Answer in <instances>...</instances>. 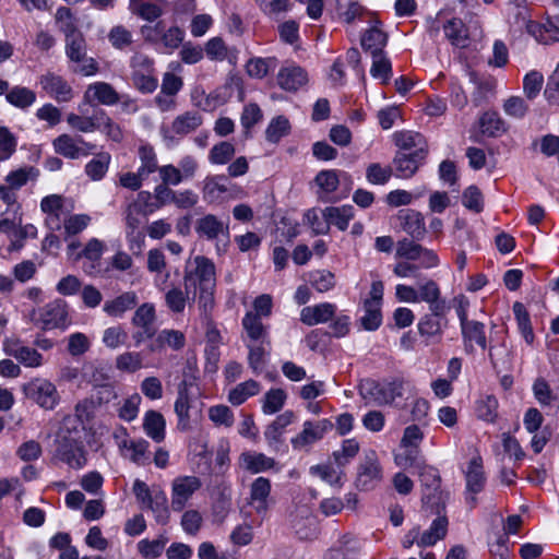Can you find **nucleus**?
I'll use <instances>...</instances> for the list:
<instances>
[{
	"label": "nucleus",
	"mask_w": 559,
	"mask_h": 559,
	"mask_svg": "<svg viewBox=\"0 0 559 559\" xmlns=\"http://www.w3.org/2000/svg\"><path fill=\"white\" fill-rule=\"evenodd\" d=\"M405 384L404 378L395 377L377 381L364 379L358 385L360 396L367 402H373L378 406L393 405L396 399L403 397Z\"/></svg>",
	"instance_id": "nucleus-1"
},
{
	"label": "nucleus",
	"mask_w": 559,
	"mask_h": 559,
	"mask_svg": "<svg viewBox=\"0 0 559 559\" xmlns=\"http://www.w3.org/2000/svg\"><path fill=\"white\" fill-rule=\"evenodd\" d=\"M194 229L200 239L215 242L217 254L226 253L230 242L228 223H224L214 214H206L197 221Z\"/></svg>",
	"instance_id": "nucleus-2"
},
{
	"label": "nucleus",
	"mask_w": 559,
	"mask_h": 559,
	"mask_svg": "<svg viewBox=\"0 0 559 559\" xmlns=\"http://www.w3.org/2000/svg\"><path fill=\"white\" fill-rule=\"evenodd\" d=\"M80 248V242L73 241L68 246V252L76 261L84 260L86 275L97 276L103 271L100 259L106 250V243L98 238H91L81 250Z\"/></svg>",
	"instance_id": "nucleus-3"
},
{
	"label": "nucleus",
	"mask_w": 559,
	"mask_h": 559,
	"mask_svg": "<svg viewBox=\"0 0 559 559\" xmlns=\"http://www.w3.org/2000/svg\"><path fill=\"white\" fill-rule=\"evenodd\" d=\"M189 373L185 370L183 380L178 384V395L175 402V413L178 417L177 428L180 431H188L191 429L190 425V409H191V393L190 390L197 382V370L192 368L191 364H187Z\"/></svg>",
	"instance_id": "nucleus-4"
},
{
	"label": "nucleus",
	"mask_w": 559,
	"mask_h": 559,
	"mask_svg": "<svg viewBox=\"0 0 559 559\" xmlns=\"http://www.w3.org/2000/svg\"><path fill=\"white\" fill-rule=\"evenodd\" d=\"M55 457L74 469L84 467L87 462L83 441L74 437L71 431L62 435L57 440Z\"/></svg>",
	"instance_id": "nucleus-5"
},
{
	"label": "nucleus",
	"mask_w": 559,
	"mask_h": 559,
	"mask_svg": "<svg viewBox=\"0 0 559 559\" xmlns=\"http://www.w3.org/2000/svg\"><path fill=\"white\" fill-rule=\"evenodd\" d=\"M383 290V282H372L368 297L362 299L365 314L360 318L359 323L365 331H376L382 324Z\"/></svg>",
	"instance_id": "nucleus-6"
},
{
	"label": "nucleus",
	"mask_w": 559,
	"mask_h": 559,
	"mask_svg": "<svg viewBox=\"0 0 559 559\" xmlns=\"http://www.w3.org/2000/svg\"><path fill=\"white\" fill-rule=\"evenodd\" d=\"M52 147L56 154L64 158L79 159L93 154L97 145L85 141L82 135L62 133L53 139Z\"/></svg>",
	"instance_id": "nucleus-7"
},
{
	"label": "nucleus",
	"mask_w": 559,
	"mask_h": 559,
	"mask_svg": "<svg viewBox=\"0 0 559 559\" xmlns=\"http://www.w3.org/2000/svg\"><path fill=\"white\" fill-rule=\"evenodd\" d=\"M25 396L39 407L51 411L60 402V395L53 383L45 379H33L23 385Z\"/></svg>",
	"instance_id": "nucleus-8"
},
{
	"label": "nucleus",
	"mask_w": 559,
	"mask_h": 559,
	"mask_svg": "<svg viewBox=\"0 0 559 559\" xmlns=\"http://www.w3.org/2000/svg\"><path fill=\"white\" fill-rule=\"evenodd\" d=\"M162 31V22H158L154 26H142V34L147 41L162 46L163 52L171 53L183 43L185 31L178 26H170L163 33Z\"/></svg>",
	"instance_id": "nucleus-9"
},
{
	"label": "nucleus",
	"mask_w": 559,
	"mask_h": 559,
	"mask_svg": "<svg viewBox=\"0 0 559 559\" xmlns=\"http://www.w3.org/2000/svg\"><path fill=\"white\" fill-rule=\"evenodd\" d=\"M155 321L156 311L153 304L144 302L136 308L131 319L132 325L138 328V331L132 334L135 346H140L143 342L156 335Z\"/></svg>",
	"instance_id": "nucleus-10"
},
{
	"label": "nucleus",
	"mask_w": 559,
	"mask_h": 559,
	"mask_svg": "<svg viewBox=\"0 0 559 559\" xmlns=\"http://www.w3.org/2000/svg\"><path fill=\"white\" fill-rule=\"evenodd\" d=\"M382 479V469L374 450L365 452L357 467L355 485L359 490H370Z\"/></svg>",
	"instance_id": "nucleus-11"
},
{
	"label": "nucleus",
	"mask_w": 559,
	"mask_h": 559,
	"mask_svg": "<svg viewBox=\"0 0 559 559\" xmlns=\"http://www.w3.org/2000/svg\"><path fill=\"white\" fill-rule=\"evenodd\" d=\"M67 302L56 299L41 308L38 313H33V321L44 330L64 328L68 318Z\"/></svg>",
	"instance_id": "nucleus-12"
},
{
	"label": "nucleus",
	"mask_w": 559,
	"mask_h": 559,
	"mask_svg": "<svg viewBox=\"0 0 559 559\" xmlns=\"http://www.w3.org/2000/svg\"><path fill=\"white\" fill-rule=\"evenodd\" d=\"M426 157V147H419L412 153L397 152L392 162L394 176L401 179L412 178L424 164Z\"/></svg>",
	"instance_id": "nucleus-13"
},
{
	"label": "nucleus",
	"mask_w": 559,
	"mask_h": 559,
	"mask_svg": "<svg viewBox=\"0 0 559 559\" xmlns=\"http://www.w3.org/2000/svg\"><path fill=\"white\" fill-rule=\"evenodd\" d=\"M333 426V423L326 418L318 421H305L301 432L292 439L293 448L302 449L321 440L326 432L332 430Z\"/></svg>",
	"instance_id": "nucleus-14"
},
{
	"label": "nucleus",
	"mask_w": 559,
	"mask_h": 559,
	"mask_svg": "<svg viewBox=\"0 0 559 559\" xmlns=\"http://www.w3.org/2000/svg\"><path fill=\"white\" fill-rule=\"evenodd\" d=\"M203 123V116L197 110H188L178 115L168 130L164 131V139L174 140L175 136H185L194 132Z\"/></svg>",
	"instance_id": "nucleus-15"
},
{
	"label": "nucleus",
	"mask_w": 559,
	"mask_h": 559,
	"mask_svg": "<svg viewBox=\"0 0 559 559\" xmlns=\"http://www.w3.org/2000/svg\"><path fill=\"white\" fill-rule=\"evenodd\" d=\"M202 486L201 480L195 476L178 477L173 483L171 508L174 511H181L192 495Z\"/></svg>",
	"instance_id": "nucleus-16"
},
{
	"label": "nucleus",
	"mask_w": 559,
	"mask_h": 559,
	"mask_svg": "<svg viewBox=\"0 0 559 559\" xmlns=\"http://www.w3.org/2000/svg\"><path fill=\"white\" fill-rule=\"evenodd\" d=\"M41 88L58 103H68L73 98V88L66 79L53 72L39 78Z\"/></svg>",
	"instance_id": "nucleus-17"
},
{
	"label": "nucleus",
	"mask_w": 559,
	"mask_h": 559,
	"mask_svg": "<svg viewBox=\"0 0 559 559\" xmlns=\"http://www.w3.org/2000/svg\"><path fill=\"white\" fill-rule=\"evenodd\" d=\"M170 5L168 0H129L128 9L138 17L154 22L164 14L165 8Z\"/></svg>",
	"instance_id": "nucleus-18"
},
{
	"label": "nucleus",
	"mask_w": 559,
	"mask_h": 559,
	"mask_svg": "<svg viewBox=\"0 0 559 559\" xmlns=\"http://www.w3.org/2000/svg\"><path fill=\"white\" fill-rule=\"evenodd\" d=\"M401 228L414 240H421L426 235V225L420 212L406 209L397 214Z\"/></svg>",
	"instance_id": "nucleus-19"
},
{
	"label": "nucleus",
	"mask_w": 559,
	"mask_h": 559,
	"mask_svg": "<svg viewBox=\"0 0 559 559\" xmlns=\"http://www.w3.org/2000/svg\"><path fill=\"white\" fill-rule=\"evenodd\" d=\"M84 100L88 104L96 100L105 106H114L119 103L120 96L107 82H94L90 84L84 93Z\"/></svg>",
	"instance_id": "nucleus-20"
},
{
	"label": "nucleus",
	"mask_w": 559,
	"mask_h": 559,
	"mask_svg": "<svg viewBox=\"0 0 559 559\" xmlns=\"http://www.w3.org/2000/svg\"><path fill=\"white\" fill-rule=\"evenodd\" d=\"M308 82L307 72L299 66L290 64L280 69L278 86L287 92H296Z\"/></svg>",
	"instance_id": "nucleus-21"
},
{
	"label": "nucleus",
	"mask_w": 559,
	"mask_h": 559,
	"mask_svg": "<svg viewBox=\"0 0 559 559\" xmlns=\"http://www.w3.org/2000/svg\"><path fill=\"white\" fill-rule=\"evenodd\" d=\"M448 325L447 318H439L436 314H424L418 323L417 329L421 337L426 338L427 342L439 341L442 336L443 329Z\"/></svg>",
	"instance_id": "nucleus-22"
},
{
	"label": "nucleus",
	"mask_w": 559,
	"mask_h": 559,
	"mask_svg": "<svg viewBox=\"0 0 559 559\" xmlns=\"http://www.w3.org/2000/svg\"><path fill=\"white\" fill-rule=\"evenodd\" d=\"M186 345L185 334L178 330H162L147 346L151 353L162 352L166 346L180 350Z\"/></svg>",
	"instance_id": "nucleus-23"
},
{
	"label": "nucleus",
	"mask_w": 559,
	"mask_h": 559,
	"mask_svg": "<svg viewBox=\"0 0 559 559\" xmlns=\"http://www.w3.org/2000/svg\"><path fill=\"white\" fill-rule=\"evenodd\" d=\"M462 337L467 353L474 352L473 343H476L480 348L487 347V338L485 333V324L471 320L467 323L461 325Z\"/></svg>",
	"instance_id": "nucleus-24"
},
{
	"label": "nucleus",
	"mask_w": 559,
	"mask_h": 559,
	"mask_svg": "<svg viewBox=\"0 0 559 559\" xmlns=\"http://www.w3.org/2000/svg\"><path fill=\"white\" fill-rule=\"evenodd\" d=\"M92 155V159H90L84 166V174L92 181H100L106 177L109 170L111 164V155L106 151H100L97 153L94 151Z\"/></svg>",
	"instance_id": "nucleus-25"
},
{
	"label": "nucleus",
	"mask_w": 559,
	"mask_h": 559,
	"mask_svg": "<svg viewBox=\"0 0 559 559\" xmlns=\"http://www.w3.org/2000/svg\"><path fill=\"white\" fill-rule=\"evenodd\" d=\"M4 350L7 355L14 357L26 367H38L41 364L43 356L35 348L23 346L19 342L5 343Z\"/></svg>",
	"instance_id": "nucleus-26"
},
{
	"label": "nucleus",
	"mask_w": 559,
	"mask_h": 559,
	"mask_svg": "<svg viewBox=\"0 0 559 559\" xmlns=\"http://www.w3.org/2000/svg\"><path fill=\"white\" fill-rule=\"evenodd\" d=\"M247 347L249 349L248 364L254 373H260L267 362L271 353V341L249 342Z\"/></svg>",
	"instance_id": "nucleus-27"
},
{
	"label": "nucleus",
	"mask_w": 559,
	"mask_h": 559,
	"mask_svg": "<svg viewBox=\"0 0 559 559\" xmlns=\"http://www.w3.org/2000/svg\"><path fill=\"white\" fill-rule=\"evenodd\" d=\"M336 307L332 304H320L314 307H305L300 313V320L307 325L328 322L335 313Z\"/></svg>",
	"instance_id": "nucleus-28"
},
{
	"label": "nucleus",
	"mask_w": 559,
	"mask_h": 559,
	"mask_svg": "<svg viewBox=\"0 0 559 559\" xmlns=\"http://www.w3.org/2000/svg\"><path fill=\"white\" fill-rule=\"evenodd\" d=\"M166 421L162 413L150 409L145 413L143 419V430L146 436L155 442H162L165 439Z\"/></svg>",
	"instance_id": "nucleus-29"
},
{
	"label": "nucleus",
	"mask_w": 559,
	"mask_h": 559,
	"mask_svg": "<svg viewBox=\"0 0 559 559\" xmlns=\"http://www.w3.org/2000/svg\"><path fill=\"white\" fill-rule=\"evenodd\" d=\"M138 301L139 298L134 292H126L112 300H107L104 304V311L110 317H122L126 311L135 308Z\"/></svg>",
	"instance_id": "nucleus-30"
},
{
	"label": "nucleus",
	"mask_w": 559,
	"mask_h": 559,
	"mask_svg": "<svg viewBox=\"0 0 559 559\" xmlns=\"http://www.w3.org/2000/svg\"><path fill=\"white\" fill-rule=\"evenodd\" d=\"M323 217L326 225H334L344 231L348 228L350 219L354 217V207L352 205L328 206L323 211Z\"/></svg>",
	"instance_id": "nucleus-31"
},
{
	"label": "nucleus",
	"mask_w": 559,
	"mask_h": 559,
	"mask_svg": "<svg viewBox=\"0 0 559 559\" xmlns=\"http://www.w3.org/2000/svg\"><path fill=\"white\" fill-rule=\"evenodd\" d=\"M465 478L467 492L477 495L484 489L486 477L480 457H474L469 461Z\"/></svg>",
	"instance_id": "nucleus-32"
},
{
	"label": "nucleus",
	"mask_w": 559,
	"mask_h": 559,
	"mask_svg": "<svg viewBox=\"0 0 559 559\" xmlns=\"http://www.w3.org/2000/svg\"><path fill=\"white\" fill-rule=\"evenodd\" d=\"M39 175L40 173L38 168L28 165L9 171L4 178V181L11 188L17 191L26 186L29 181H37Z\"/></svg>",
	"instance_id": "nucleus-33"
},
{
	"label": "nucleus",
	"mask_w": 559,
	"mask_h": 559,
	"mask_svg": "<svg viewBox=\"0 0 559 559\" xmlns=\"http://www.w3.org/2000/svg\"><path fill=\"white\" fill-rule=\"evenodd\" d=\"M448 532V519L445 515H438L431 523L429 530L425 531L417 545L420 547L433 546L438 540L443 539Z\"/></svg>",
	"instance_id": "nucleus-34"
},
{
	"label": "nucleus",
	"mask_w": 559,
	"mask_h": 559,
	"mask_svg": "<svg viewBox=\"0 0 559 559\" xmlns=\"http://www.w3.org/2000/svg\"><path fill=\"white\" fill-rule=\"evenodd\" d=\"M5 100L11 106L25 111L35 104L36 93L26 86L15 85L10 87Z\"/></svg>",
	"instance_id": "nucleus-35"
},
{
	"label": "nucleus",
	"mask_w": 559,
	"mask_h": 559,
	"mask_svg": "<svg viewBox=\"0 0 559 559\" xmlns=\"http://www.w3.org/2000/svg\"><path fill=\"white\" fill-rule=\"evenodd\" d=\"M295 414L293 411H286L278 415L265 429L264 437L270 445L282 442L284 429L293 423Z\"/></svg>",
	"instance_id": "nucleus-36"
},
{
	"label": "nucleus",
	"mask_w": 559,
	"mask_h": 559,
	"mask_svg": "<svg viewBox=\"0 0 559 559\" xmlns=\"http://www.w3.org/2000/svg\"><path fill=\"white\" fill-rule=\"evenodd\" d=\"M271 492V481L265 477H258L253 480L250 488V499L255 504L258 513L265 512L267 510V498Z\"/></svg>",
	"instance_id": "nucleus-37"
},
{
	"label": "nucleus",
	"mask_w": 559,
	"mask_h": 559,
	"mask_svg": "<svg viewBox=\"0 0 559 559\" xmlns=\"http://www.w3.org/2000/svg\"><path fill=\"white\" fill-rule=\"evenodd\" d=\"M242 466L253 473H261L271 469L276 464L275 460L263 453L245 452L240 455Z\"/></svg>",
	"instance_id": "nucleus-38"
},
{
	"label": "nucleus",
	"mask_w": 559,
	"mask_h": 559,
	"mask_svg": "<svg viewBox=\"0 0 559 559\" xmlns=\"http://www.w3.org/2000/svg\"><path fill=\"white\" fill-rule=\"evenodd\" d=\"M388 43V35L377 26H372L365 32L361 37V46L371 55L383 53V48Z\"/></svg>",
	"instance_id": "nucleus-39"
},
{
	"label": "nucleus",
	"mask_w": 559,
	"mask_h": 559,
	"mask_svg": "<svg viewBox=\"0 0 559 559\" xmlns=\"http://www.w3.org/2000/svg\"><path fill=\"white\" fill-rule=\"evenodd\" d=\"M66 56L72 63H80L85 58L86 40L81 32L66 36Z\"/></svg>",
	"instance_id": "nucleus-40"
},
{
	"label": "nucleus",
	"mask_w": 559,
	"mask_h": 559,
	"mask_svg": "<svg viewBox=\"0 0 559 559\" xmlns=\"http://www.w3.org/2000/svg\"><path fill=\"white\" fill-rule=\"evenodd\" d=\"M242 326L247 332L249 342H262L264 340H270L269 332L263 325L259 314L247 312L242 318Z\"/></svg>",
	"instance_id": "nucleus-41"
},
{
	"label": "nucleus",
	"mask_w": 559,
	"mask_h": 559,
	"mask_svg": "<svg viewBox=\"0 0 559 559\" xmlns=\"http://www.w3.org/2000/svg\"><path fill=\"white\" fill-rule=\"evenodd\" d=\"M479 128L487 136H499L507 131L506 122L496 111H486L479 118Z\"/></svg>",
	"instance_id": "nucleus-42"
},
{
	"label": "nucleus",
	"mask_w": 559,
	"mask_h": 559,
	"mask_svg": "<svg viewBox=\"0 0 559 559\" xmlns=\"http://www.w3.org/2000/svg\"><path fill=\"white\" fill-rule=\"evenodd\" d=\"M512 310H513L520 333L524 337L525 342L528 345H532L534 342L535 335L533 332L531 317H530L528 311L526 310L525 306L520 301H515L513 304Z\"/></svg>",
	"instance_id": "nucleus-43"
},
{
	"label": "nucleus",
	"mask_w": 559,
	"mask_h": 559,
	"mask_svg": "<svg viewBox=\"0 0 559 559\" xmlns=\"http://www.w3.org/2000/svg\"><path fill=\"white\" fill-rule=\"evenodd\" d=\"M148 447V441L142 438L130 441L124 440L120 444L121 449L131 451L129 459L138 465H146L150 463Z\"/></svg>",
	"instance_id": "nucleus-44"
},
{
	"label": "nucleus",
	"mask_w": 559,
	"mask_h": 559,
	"mask_svg": "<svg viewBox=\"0 0 559 559\" xmlns=\"http://www.w3.org/2000/svg\"><path fill=\"white\" fill-rule=\"evenodd\" d=\"M260 391V384L255 380H247L242 383H239L233 390H230L228 394V401L235 405L239 406L245 403L249 397L257 395Z\"/></svg>",
	"instance_id": "nucleus-45"
},
{
	"label": "nucleus",
	"mask_w": 559,
	"mask_h": 559,
	"mask_svg": "<svg viewBox=\"0 0 559 559\" xmlns=\"http://www.w3.org/2000/svg\"><path fill=\"white\" fill-rule=\"evenodd\" d=\"M150 509L155 518V521L160 525H166L170 519V511L168 508V499L164 491H154L153 500L145 507Z\"/></svg>",
	"instance_id": "nucleus-46"
},
{
	"label": "nucleus",
	"mask_w": 559,
	"mask_h": 559,
	"mask_svg": "<svg viewBox=\"0 0 559 559\" xmlns=\"http://www.w3.org/2000/svg\"><path fill=\"white\" fill-rule=\"evenodd\" d=\"M423 507L431 514L441 515L445 509L443 492L440 487L424 488L421 497Z\"/></svg>",
	"instance_id": "nucleus-47"
},
{
	"label": "nucleus",
	"mask_w": 559,
	"mask_h": 559,
	"mask_svg": "<svg viewBox=\"0 0 559 559\" xmlns=\"http://www.w3.org/2000/svg\"><path fill=\"white\" fill-rule=\"evenodd\" d=\"M227 181V177L224 175L207 177L204 180V199L210 202L218 200L228 190Z\"/></svg>",
	"instance_id": "nucleus-48"
},
{
	"label": "nucleus",
	"mask_w": 559,
	"mask_h": 559,
	"mask_svg": "<svg viewBox=\"0 0 559 559\" xmlns=\"http://www.w3.org/2000/svg\"><path fill=\"white\" fill-rule=\"evenodd\" d=\"M394 144L402 151L417 150L419 147H426L424 136L414 131H396L393 134Z\"/></svg>",
	"instance_id": "nucleus-49"
},
{
	"label": "nucleus",
	"mask_w": 559,
	"mask_h": 559,
	"mask_svg": "<svg viewBox=\"0 0 559 559\" xmlns=\"http://www.w3.org/2000/svg\"><path fill=\"white\" fill-rule=\"evenodd\" d=\"M99 118H98V109L94 111V114L90 117L87 116H80L76 114H69L67 116V122L68 124L82 133H90L97 129H99Z\"/></svg>",
	"instance_id": "nucleus-50"
},
{
	"label": "nucleus",
	"mask_w": 559,
	"mask_h": 559,
	"mask_svg": "<svg viewBox=\"0 0 559 559\" xmlns=\"http://www.w3.org/2000/svg\"><path fill=\"white\" fill-rule=\"evenodd\" d=\"M276 58H261L254 57L248 60L246 64V72L250 78L263 79L269 74L270 69L275 68Z\"/></svg>",
	"instance_id": "nucleus-51"
},
{
	"label": "nucleus",
	"mask_w": 559,
	"mask_h": 559,
	"mask_svg": "<svg viewBox=\"0 0 559 559\" xmlns=\"http://www.w3.org/2000/svg\"><path fill=\"white\" fill-rule=\"evenodd\" d=\"M359 443L356 439H345L342 441L341 450L334 451L332 457L338 467L346 466L359 452Z\"/></svg>",
	"instance_id": "nucleus-52"
},
{
	"label": "nucleus",
	"mask_w": 559,
	"mask_h": 559,
	"mask_svg": "<svg viewBox=\"0 0 559 559\" xmlns=\"http://www.w3.org/2000/svg\"><path fill=\"white\" fill-rule=\"evenodd\" d=\"M139 158L141 165L138 168V171L140 173V176H143L145 179L159 168L157 166L156 153L154 148L150 145L140 146Z\"/></svg>",
	"instance_id": "nucleus-53"
},
{
	"label": "nucleus",
	"mask_w": 559,
	"mask_h": 559,
	"mask_svg": "<svg viewBox=\"0 0 559 559\" xmlns=\"http://www.w3.org/2000/svg\"><path fill=\"white\" fill-rule=\"evenodd\" d=\"M340 174H343V171H340L337 169L321 170L314 177V182L319 187L321 192L332 193L336 191L340 185ZM344 175L346 174L344 173Z\"/></svg>",
	"instance_id": "nucleus-54"
},
{
	"label": "nucleus",
	"mask_w": 559,
	"mask_h": 559,
	"mask_svg": "<svg viewBox=\"0 0 559 559\" xmlns=\"http://www.w3.org/2000/svg\"><path fill=\"white\" fill-rule=\"evenodd\" d=\"M372 64L370 74L374 79H380L382 83H388L392 75V64L390 59L383 53L371 55Z\"/></svg>",
	"instance_id": "nucleus-55"
},
{
	"label": "nucleus",
	"mask_w": 559,
	"mask_h": 559,
	"mask_svg": "<svg viewBox=\"0 0 559 559\" xmlns=\"http://www.w3.org/2000/svg\"><path fill=\"white\" fill-rule=\"evenodd\" d=\"M287 399V394L283 389L269 390L263 400L262 411L264 414L272 415L280 412Z\"/></svg>",
	"instance_id": "nucleus-56"
},
{
	"label": "nucleus",
	"mask_w": 559,
	"mask_h": 559,
	"mask_svg": "<svg viewBox=\"0 0 559 559\" xmlns=\"http://www.w3.org/2000/svg\"><path fill=\"white\" fill-rule=\"evenodd\" d=\"M349 324H350V320H349L348 316H345V314L340 316L330 324V329L332 330V333L323 332L322 330H314L310 333V335L308 336V340H309V342H311V340L313 337H319L320 335L334 336L336 338L343 337L348 334Z\"/></svg>",
	"instance_id": "nucleus-57"
},
{
	"label": "nucleus",
	"mask_w": 559,
	"mask_h": 559,
	"mask_svg": "<svg viewBox=\"0 0 559 559\" xmlns=\"http://www.w3.org/2000/svg\"><path fill=\"white\" fill-rule=\"evenodd\" d=\"M290 130V123L284 116H278L271 120L266 130L265 138L271 143H277L283 136L287 135Z\"/></svg>",
	"instance_id": "nucleus-58"
},
{
	"label": "nucleus",
	"mask_w": 559,
	"mask_h": 559,
	"mask_svg": "<svg viewBox=\"0 0 559 559\" xmlns=\"http://www.w3.org/2000/svg\"><path fill=\"white\" fill-rule=\"evenodd\" d=\"M143 366V357L138 352H126L116 358V368L120 371L133 373Z\"/></svg>",
	"instance_id": "nucleus-59"
},
{
	"label": "nucleus",
	"mask_w": 559,
	"mask_h": 559,
	"mask_svg": "<svg viewBox=\"0 0 559 559\" xmlns=\"http://www.w3.org/2000/svg\"><path fill=\"white\" fill-rule=\"evenodd\" d=\"M235 155V146L226 141L215 144L209 154V160L213 165H225Z\"/></svg>",
	"instance_id": "nucleus-60"
},
{
	"label": "nucleus",
	"mask_w": 559,
	"mask_h": 559,
	"mask_svg": "<svg viewBox=\"0 0 559 559\" xmlns=\"http://www.w3.org/2000/svg\"><path fill=\"white\" fill-rule=\"evenodd\" d=\"M98 118H99V129L103 133L106 134L108 139L114 142H121L123 139L122 130L117 124L104 109H98Z\"/></svg>",
	"instance_id": "nucleus-61"
},
{
	"label": "nucleus",
	"mask_w": 559,
	"mask_h": 559,
	"mask_svg": "<svg viewBox=\"0 0 559 559\" xmlns=\"http://www.w3.org/2000/svg\"><path fill=\"white\" fill-rule=\"evenodd\" d=\"M392 175V167H382L379 163H372L366 169V179L371 185L383 186L391 179Z\"/></svg>",
	"instance_id": "nucleus-62"
},
{
	"label": "nucleus",
	"mask_w": 559,
	"mask_h": 559,
	"mask_svg": "<svg viewBox=\"0 0 559 559\" xmlns=\"http://www.w3.org/2000/svg\"><path fill=\"white\" fill-rule=\"evenodd\" d=\"M498 400L493 395H487L477 402L476 414L479 419L493 423L497 418Z\"/></svg>",
	"instance_id": "nucleus-63"
},
{
	"label": "nucleus",
	"mask_w": 559,
	"mask_h": 559,
	"mask_svg": "<svg viewBox=\"0 0 559 559\" xmlns=\"http://www.w3.org/2000/svg\"><path fill=\"white\" fill-rule=\"evenodd\" d=\"M336 9L340 17L347 24L353 23L364 12L362 5L354 0H337Z\"/></svg>",
	"instance_id": "nucleus-64"
}]
</instances>
